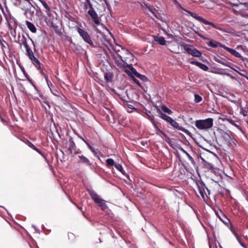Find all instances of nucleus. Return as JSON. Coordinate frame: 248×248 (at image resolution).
<instances>
[{"instance_id": "obj_1", "label": "nucleus", "mask_w": 248, "mask_h": 248, "mask_svg": "<svg viewBox=\"0 0 248 248\" xmlns=\"http://www.w3.org/2000/svg\"><path fill=\"white\" fill-rule=\"evenodd\" d=\"M213 125V119L207 118L204 120H197L195 125L200 130H206L211 128Z\"/></svg>"}, {"instance_id": "obj_2", "label": "nucleus", "mask_w": 248, "mask_h": 248, "mask_svg": "<svg viewBox=\"0 0 248 248\" xmlns=\"http://www.w3.org/2000/svg\"><path fill=\"white\" fill-rule=\"evenodd\" d=\"M77 31L79 36L85 43L89 44L90 46H94V43L92 39L91 36L85 29L77 27Z\"/></svg>"}, {"instance_id": "obj_3", "label": "nucleus", "mask_w": 248, "mask_h": 248, "mask_svg": "<svg viewBox=\"0 0 248 248\" xmlns=\"http://www.w3.org/2000/svg\"><path fill=\"white\" fill-rule=\"evenodd\" d=\"M125 72L129 76H135L143 81H146L148 80L147 78L145 76L138 73L136 69L133 67L132 64L129 66V68L128 69H125Z\"/></svg>"}, {"instance_id": "obj_4", "label": "nucleus", "mask_w": 248, "mask_h": 248, "mask_svg": "<svg viewBox=\"0 0 248 248\" xmlns=\"http://www.w3.org/2000/svg\"><path fill=\"white\" fill-rule=\"evenodd\" d=\"M198 191L202 198L206 201V198H208V196L210 194V190L202 182L200 184H197Z\"/></svg>"}, {"instance_id": "obj_5", "label": "nucleus", "mask_w": 248, "mask_h": 248, "mask_svg": "<svg viewBox=\"0 0 248 248\" xmlns=\"http://www.w3.org/2000/svg\"><path fill=\"white\" fill-rule=\"evenodd\" d=\"M182 46L184 49L188 54L195 57H200L202 56V54L201 52L194 47L192 46L185 44H184Z\"/></svg>"}, {"instance_id": "obj_6", "label": "nucleus", "mask_w": 248, "mask_h": 248, "mask_svg": "<svg viewBox=\"0 0 248 248\" xmlns=\"http://www.w3.org/2000/svg\"><path fill=\"white\" fill-rule=\"evenodd\" d=\"M191 16L197 20L199 21L200 22L203 23L205 25H209L212 26L214 28L218 30H222L221 28L219 27L216 26L215 24H214L213 22L208 21L204 18H203L202 16L193 13V14H191Z\"/></svg>"}, {"instance_id": "obj_7", "label": "nucleus", "mask_w": 248, "mask_h": 248, "mask_svg": "<svg viewBox=\"0 0 248 248\" xmlns=\"http://www.w3.org/2000/svg\"><path fill=\"white\" fill-rule=\"evenodd\" d=\"M87 191L89 192L92 199L100 207V206L102 204V203H103L105 200L101 199L100 197L93 190L88 189H87Z\"/></svg>"}, {"instance_id": "obj_8", "label": "nucleus", "mask_w": 248, "mask_h": 248, "mask_svg": "<svg viewBox=\"0 0 248 248\" xmlns=\"http://www.w3.org/2000/svg\"><path fill=\"white\" fill-rule=\"evenodd\" d=\"M31 60L32 64H33L37 69L42 74L44 75V69L42 66V64L35 57L34 55L29 58Z\"/></svg>"}, {"instance_id": "obj_9", "label": "nucleus", "mask_w": 248, "mask_h": 248, "mask_svg": "<svg viewBox=\"0 0 248 248\" xmlns=\"http://www.w3.org/2000/svg\"><path fill=\"white\" fill-rule=\"evenodd\" d=\"M79 149H77L76 144L73 140L72 137H70L68 140V151L70 154L74 153L76 154L78 153Z\"/></svg>"}, {"instance_id": "obj_10", "label": "nucleus", "mask_w": 248, "mask_h": 248, "mask_svg": "<svg viewBox=\"0 0 248 248\" xmlns=\"http://www.w3.org/2000/svg\"><path fill=\"white\" fill-rule=\"evenodd\" d=\"M173 127L180 130L186 134H188L189 133V131L185 128L179 125V124L172 119L169 123Z\"/></svg>"}, {"instance_id": "obj_11", "label": "nucleus", "mask_w": 248, "mask_h": 248, "mask_svg": "<svg viewBox=\"0 0 248 248\" xmlns=\"http://www.w3.org/2000/svg\"><path fill=\"white\" fill-rule=\"evenodd\" d=\"M119 56L121 59V61L115 59L114 61L116 64L119 67L124 68V70L125 69H128L129 68V66H130L131 64H127L124 60L122 56H121L120 55H119Z\"/></svg>"}, {"instance_id": "obj_12", "label": "nucleus", "mask_w": 248, "mask_h": 248, "mask_svg": "<svg viewBox=\"0 0 248 248\" xmlns=\"http://www.w3.org/2000/svg\"><path fill=\"white\" fill-rule=\"evenodd\" d=\"M88 14L90 16L92 20L96 24H98L99 23L98 15L94 9L89 10Z\"/></svg>"}, {"instance_id": "obj_13", "label": "nucleus", "mask_w": 248, "mask_h": 248, "mask_svg": "<svg viewBox=\"0 0 248 248\" xmlns=\"http://www.w3.org/2000/svg\"><path fill=\"white\" fill-rule=\"evenodd\" d=\"M86 144L89 148V149L91 150V151L93 153V155L97 158L98 159L100 160L99 155L100 154V152L97 149H95L88 142H86Z\"/></svg>"}, {"instance_id": "obj_14", "label": "nucleus", "mask_w": 248, "mask_h": 248, "mask_svg": "<svg viewBox=\"0 0 248 248\" xmlns=\"http://www.w3.org/2000/svg\"><path fill=\"white\" fill-rule=\"evenodd\" d=\"M79 158L78 162L82 163L86 166H91L92 165L89 159L83 155H78Z\"/></svg>"}, {"instance_id": "obj_15", "label": "nucleus", "mask_w": 248, "mask_h": 248, "mask_svg": "<svg viewBox=\"0 0 248 248\" xmlns=\"http://www.w3.org/2000/svg\"><path fill=\"white\" fill-rule=\"evenodd\" d=\"M207 45L209 46H210L213 48H217L218 46L223 48L224 49V47H225V46L215 41H210L208 43Z\"/></svg>"}, {"instance_id": "obj_16", "label": "nucleus", "mask_w": 248, "mask_h": 248, "mask_svg": "<svg viewBox=\"0 0 248 248\" xmlns=\"http://www.w3.org/2000/svg\"><path fill=\"white\" fill-rule=\"evenodd\" d=\"M190 63L198 66L204 71H207L209 69L208 67L206 64H204L199 62L191 61Z\"/></svg>"}, {"instance_id": "obj_17", "label": "nucleus", "mask_w": 248, "mask_h": 248, "mask_svg": "<svg viewBox=\"0 0 248 248\" xmlns=\"http://www.w3.org/2000/svg\"><path fill=\"white\" fill-rule=\"evenodd\" d=\"M17 42L19 43L20 44H22L25 49L30 47L27 43V39H26L25 35H22L21 36H20V35H19L18 41Z\"/></svg>"}, {"instance_id": "obj_18", "label": "nucleus", "mask_w": 248, "mask_h": 248, "mask_svg": "<svg viewBox=\"0 0 248 248\" xmlns=\"http://www.w3.org/2000/svg\"><path fill=\"white\" fill-rule=\"evenodd\" d=\"M224 49L227 50L228 52H230L232 55L237 58H240L241 57V54L238 52L236 51L235 50L231 48L225 46V47H224Z\"/></svg>"}, {"instance_id": "obj_19", "label": "nucleus", "mask_w": 248, "mask_h": 248, "mask_svg": "<svg viewBox=\"0 0 248 248\" xmlns=\"http://www.w3.org/2000/svg\"><path fill=\"white\" fill-rule=\"evenodd\" d=\"M157 112L159 114V116L161 118L166 121L168 123H170V121L172 120V118L171 117L162 113L160 109H158Z\"/></svg>"}, {"instance_id": "obj_20", "label": "nucleus", "mask_w": 248, "mask_h": 248, "mask_svg": "<svg viewBox=\"0 0 248 248\" xmlns=\"http://www.w3.org/2000/svg\"><path fill=\"white\" fill-rule=\"evenodd\" d=\"M25 23L27 28L31 32L35 33L36 32V28L33 23L29 21H26Z\"/></svg>"}, {"instance_id": "obj_21", "label": "nucleus", "mask_w": 248, "mask_h": 248, "mask_svg": "<svg viewBox=\"0 0 248 248\" xmlns=\"http://www.w3.org/2000/svg\"><path fill=\"white\" fill-rule=\"evenodd\" d=\"M154 40L155 41L157 42L161 45H166V40L163 37H158L156 36H154Z\"/></svg>"}, {"instance_id": "obj_22", "label": "nucleus", "mask_w": 248, "mask_h": 248, "mask_svg": "<svg viewBox=\"0 0 248 248\" xmlns=\"http://www.w3.org/2000/svg\"><path fill=\"white\" fill-rule=\"evenodd\" d=\"M147 9L149 12H150L152 14L153 16L157 18H158V13L155 8H154L152 6H149L147 8Z\"/></svg>"}, {"instance_id": "obj_23", "label": "nucleus", "mask_w": 248, "mask_h": 248, "mask_svg": "<svg viewBox=\"0 0 248 248\" xmlns=\"http://www.w3.org/2000/svg\"><path fill=\"white\" fill-rule=\"evenodd\" d=\"M113 78V74L111 72L106 73L104 75V78L108 82L111 81Z\"/></svg>"}, {"instance_id": "obj_24", "label": "nucleus", "mask_w": 248, "mask_h": 248, "mask_svg": "<svg viewBox=\"0 0 248 248\" xmlns=\"http://www.w3.org/2000/svg\"><path fill=\"white\" fill-rule=\"evenodd\" d=\"M115 168L120 171L123 175H125L126 174L125 171L123 169L122 166L119 164H116L115 165Z\"/></svg>"}, {"instance_id": "obj_25", "label": "nucleus", "mask_w": 248, "mask_h": 248, "mask_svg": "<svg viewBox=\"0 0 248 248\" xmlns=\"http://www.w3.org/2000/svg\"><path fill=\"white\" fill-rule=\"evenodd\" d=\"M39 0L41 3V4L43 5V6L45 8V9L46 10V12H49L50 11V8L46 1H45L43 0Z\"/></svg>"}, {"instance_id": "obj_26", "label": "nucleus", "mask_w": 248, "mask_h": 248, "mask_svg": "<svg viewBox=\"0 0 248 248\" xmlns=\"http://www.w3.org/2000/svg\"><path fill=\"white\" fill-rule=\"evenodd\" d=\"M161 108L163 112L167 113L168 114H171L172 113V111L165 105H162Z\"/></svg>"}, {"instance_id": "obj_27", "label": "nucleus", "mask_w": 248, "mask_h": 248, "mask_svg": "<svg viewBox=\"0 0 248 248\" xmlns=\"http://www.w3.org/2000/svg\"><path fill=\"white\" fill-rule=\"evenodd\" d=\"M226 120L227 122H228L230 124L236 127L238 129H240V127L239 126V125L237 124H236L235 123V122H234L231 118H226Z\"/></svg>"}, {"instance_id": "obj_28", "label": "nucleus", "mask_w": 248, "mask_h": 248, "mask_svg": "<svg viewBox=\"0 0 248 248\" xmlns=\"http://www.w3.org/2000/svg\"><path fill=\"white\" fill-rule=\"evenodd\" d=\"M106 164L108 166H114L116 164H115L114 161L112 158H108L106 160Z\"/></svg>"}, {"instance_id": "obj_29", "label": "nucleus", "mask_w": 248, "mask_h": 248, "mask_svg": "<svg viewBox=\"0 0 248 248\" xmlns=\"http://www.w3.org/2000/svg\"><path fill=\"white\" fill-rule=\"evenodd\" d=\"M26 55L29 58L31 57V56L34 55L32 50L31 49L30 47H29L25 49Z\"/></svg>"}, {"instance_id": "obj_30", "label": "nucleus", "mask_w": 248, "mask_h": 248, "mask_svg": "<svg viewBox=\"0 0 248 248\" xmlns=\"http://www.w3.org/2000/svg\"><path fill=\"white\" fill-rule=\"evenodd\" d=\"M202 100V97L198 94H194V101L196 103H199Z\"/></svg>"}, {"instance_id": "obj_31", "label": "nucleus", "mask_w": 248, "mask_h": 248, "mask_svg": "<svg viewBox=\"0 0 248 248\" xmlns=\"http://www.w3.org/2000/svg\"><path fill=\"white\" fill-rule=\"evenodd\" d=\"M234 235L235 236L236 239L237 240L239 243L240 244V245L243 247L244 248H247L246 246L241 242V241L240 240L236 232H234Z\"/></svg>"}, {"instance_id": "obj_32", "label": "nucleus", "mask_w": 248, "mask_h": 248, "mask_svg": "<svg viewBox=\"0 0 248 248\" xmlns=\"http://www.w3.org/2000/svg\"><path fill=\"white\" fill-rule=\"evenodd\" d=\"M100 208L103 211H105L106 209H107L108 208V207L105 201H104V202H103V203H102V204L100 206Z\"/></svg>"}, {"instance_id": "obj_33", "label": "nucleus", "mask_w": 248, "mask_h": 248, "mask_svg": "<svg viewBox=\"0 0 248 248\" xmlns=\"http://www.w3.org/2000/svg\"><path fill=\"white\" fill-rule=\"evenodd\" d=\"M4 44L7 45L6 42L3 39L2 37L0 35V44L2 47H5Z\"/></svg>"}, {"instance_id": "obj_34", "label": "nucleus", "mask_w": 248, "mask_h": 248, "mask_svg": "<svg viewBox=\"0 0 248 248\" xmlns=\"http://www.w3.org/2000/svg\"><path fill=\"white\" fill-rule=\"evenodd\" d=\"M187 157H188V159L189 160V161L191 162V164L193 166H195L196 165V162L194 161L193 158L190 155H188Z\"/></svg>"}, {"instance_id": "obj_35", "label": "nucleus", "mask_w": 248, "mask_h": 248, "mask_svg": "<svg viewBox=\"0 0 248 248\" xmlns=\"http://www.w3.org/2000/svg\"><path fill=\"white\" fill-rule=\"evenodd\" d=\"M132 80L138 85H140V82L139 80L136 79L134 76H130Z\"/></svg>"}, {"instance_id": "obj_36", "label": "nucleus", "mask_w": 248, "mask_h": 248, "mask_svg": "<svg viewBox=\"0 0 248 248\" xmlns=\"http://www.w3.org/2000/svg\"><path fill=\"white\" fill-rule=\"evenodd\" d=\"M240 113L243 115V116H246L247 115L248 112L243 109V108H242L241 109Z\"/></svg>"}, {"instance_id": "obj_37", "label": "nucleus", "mask_w": 248, "mask_h": 248, "mask_svg": "<svg viewBox=\"0 0 248 248\" xmlns=\"http://www.w3.org/2000/svg\"><path fill=\"white\" fill-rule=\"evenodd\" d=\"M28 146L34 150L36 149V147L31 142H29Z\"/></svg>"}, {"instance_id": "obj_38", "label": "nucleus", "mask_w": 248, "mask_h": 248, "mask_svg": "<svg viewBox=\"0 0 248 248\" xmlns=\"http://www.w3.org/2000/svg\"><path fill=\"white\" fill-rule=\"evenodd\" d=\"M34 150L36 151V152H37L39 154H40L44 158L46 157L42 153V152L37 148H36V149Z\"/></svg>"}, {"instance_id": "obj_39", "label": "nucleus", "mask_w": 248, "mask_h": 248, "mask_svg": "<svg viewBox=\"0 0 248 248\" xmlns=\"http://www.w3.org/2000/svg\"><path fill=\"white\" fill-rule=\"evenodd\" d=\"M198 35L200 37H201V38H202V39H204V40H207V39H208L207 38L204 37V36H203L201 33H198Z\"/></svg>"}, {"instance_id": "obj_40", "label": "nucleus", "mask_w": 248, "mask_h": 248, "mask_svg": "<svg viewBox=\"0 0 248 248\" xmlns=\"http://www.w3.org/2000/svg\"><path fill=\"white\" fill-rule=\"evenodd\" d=\"M88 4L89 7V10H94V8L93 7V5L91 2L88 3Z\"/></svg>"}, {"instance_id": "obj_41", "label": "nucleus", "mask_w": 248, "mask_h": 248, "mask_svg": "<svg viewBox=\"0 0 248 248\" xmlns=\"http://www.w3.org/2000/svg\"><path fill=\"white\" fill-rule=\"evenodd\" d=\"M32 227L34 229L35 231L38 232V233H40V231L38 229H37L36 226L34 225H32Z\"/></svg>"}, {"instance_id": "obj_42", "label": "nucleus", "mask_w": 248, "mask_h": 248, "mask_svg": "<svg viewBox=\"0 0 248 248\" xmlns=\"http://www.w3.org/2000/svg\"><path fill=\"white\" fill-rule=\"evenodd\" d=\"M148 116L149 118V119L151 120V121H153L154 119V116L153 115H149V114H148Z\"/></svg>"}, {"instance_id": "obj_43", "label": "nucleus", "mask_w": 248, "mask_h": 248, "mask_svg": "<svg viewBox=\"0 0 248 248\" xmlns=\"http://www.w3.org/2000/svg\"><path fill=\"white\" fill-rule=\"evenodd\" d=\"M215 61L218 62V63H223V62H222L221 60L218 59H216Z\"/></svg>"}, {"instance_id": "obj_44", "label": "nucleus", "mask_w": 248, "mask_h": 248, "mask_svg": "<svg viewBox=\"0 0 248 248\" xmlns=\"http://www.w3.org/2000/svg\"><path fill=\"white\" fill-rule=\"evenodd\" d=\"M78 137L81 140H82L85 143H86V142H88L86 140H85V139H84L82 137L79 136V135H78Z\"/></svg>"}, {"instance_id": "obj_45", "label": "nucleus", "mask_w": 248, "mask_h": 248, "mask_svg": "<svg viewBox=\"0 0 248 248\" xmlns=\"http://www.w3.org/2000/svg\"><path fill=\"white\" fill-rule=\"evenodd\" d=\"M30 39L31 41V42H32V44H33V45L34 46V48L33 49H34V51H36V48H35V45H34V42H33V41L32 40V39H31V38H30Z\"/></svg>"}, {"instance_id": "obj_46", "label": "nucleus", "mask_w": 248, "mask_h": 248, "mask_svg": "<svg viewBox=\"0 0 248 248\" xmlns=\"http://www.w3.org/2000/svg\"><path fill=\"white\" fill-rule=\"evenodd\" d=\"M172 0L173 1L174 3L175 4L180 6V4L177 0Z\"/></svg>"}, {"instance_id": "obj_47", "label": "nucleus", "mask_w": 248, "mask_h": 248, "mask_svg": "<svg viewBox=\"0 0 248 248\" xmlns=\"http://www.w3.org/2000/svg\"><path fill=\"white\" fill-rule=\"evenodd\" d=\"M180 150H181L183 153H184L185 154L186 153V152H186L185 149H184L183 148H180Z\"/></svg>"}, {"instance_id": "obj_48", "label": "nucleus", "mask_w": 248, "mask_h": 248, "mask_svg": "<svg viewBox=\"0 0 248 248\" xmlns=\"http://www.w3.org/2000/svg\"><path fill=\"white\" fill-rule=\"evenodd\" d=\"M188 14L191 16V14H193V12L190 11H186Z\"/></svg>"}, {"instance_id": "obj_49", "label": "nucleus", "mask_w": 248, "mask_h": 248, "mask_svg": "<svg viewBox=\"0 0 248 248\" xmlns=\"http://www.w3.org/2000/svg\"><path fill=\"white\" fill-rule=\"evenodd\" d=\"M229 101L235 104L237 103V101L236 100H229Z\"/></svg>"}, {"instance_id": "obj_50", "label": "nucleus", "mask_w": 248, "mask_h": 248, "mask_svg": "<svg viewBox=\"0 0 248 248\" xmlns=\"http://www.w3.org/2000/svg\"><path fill=\"white\" fill-rule=\"evenodd\" d=\"M209 165H210L211 168H212V169L214 168V165L212 164H209Z\"/></svg>"}, {"instance_id": "obj_51", "label": "nucleus", "mask_w": 248, "mask_h": 248, "mask_svg": "<svg viewBox=\"0 0 248 248\" xmlns=\"http://www.w3.org/2000/svg\"><path fill=\"white\" fill-rule=\"evenodd\" d=\"M84 9H87V4L85 3L84 5Z\"/></svg>"}, {"instance_id": "obj_52", "label": "nucleus", "mask_w": 248, "mask_h": 248, "mask_svg": "<svg viewBox=\"0 0 248 248\" xmlns=\"http://www.w3.org/2000/svg\"><path fill=\"white\" fill-rule=\"evenodd\" d=\"M85 0L86 1V2L87 4L91 2L90 0Z\"/></svg>"}, {"instance_id": "obj_53", "label": "nucleus", "mask_w": 248, "mask_h": 248, "mask_svg": "<svg viewBox=\"0 0 248 248\" xmlns=\"http://www.w3.org/2000/svg\"><path fill=\"white\" fill-rule=\"evenodd\" d=\"M194 32H195V33H196L197 35H198V33H199V32L198 31H195V30H194Z\"/></svg>"}, {"instance_id": "obj_54", "label": "nucleus", "mask_w": 248, "mask_h": 248, "mask_svg": "<svg viewBox=\"0 0 248 248\" xmlns=\"http://www.w3.org/2000/svg\"><path fill=\"white\" fill-rule=\"evenodd\" d=\"M185 155H186V156L187 157L188 155H189V154L186 152V153L185 154Z\"/></svg>"}, {"instance_id": "obj_55", "label": "nucleus", "mask_w": 248, "mask_h": 248, "mask_svg": "<svg viewBox=\"0 0 248 248\" xmlns=\"http://www.w3.org/2000/svg\"><path fill=\"white\" fill-rule=\"evenodd\" d=\"M14 5L15 6H17V3H16V2L14 3Z\"/></svg>"}, {"instance_id": "obj_56", "label": "nucleus", "mask_w": 248, "mask_h": 248, "mask_svg": "<svg viewBox=\"0 0 248 248\" xmlns=\"http://www.w3.org/2000/svg\"><path fill=\"white\" fill-rule=\"evenodd\" d=\"M0 8L2 10H3V8H2V5L0 4Z\"/></svg>"}, {"instance_id": "obj_57", "label": "nucleus", "mask_w": 248, "mask_h": 248, "mask_svg": "<svg viewBox=\"0 0 248 248\" xmlns=\"http://www.w3.org/2000/svg\"><path fill=\"white\" fill-rule=\"evenodd\" d=\"M34 89H36V90H37L35 86H34Z\"/></svg>"}]
</instances>
